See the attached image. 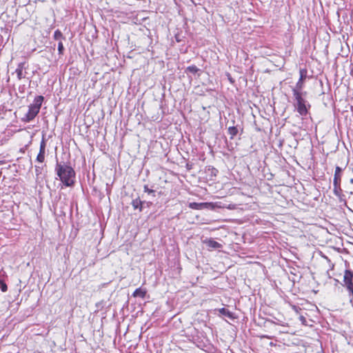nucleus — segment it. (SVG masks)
I'll use <instances>...</instances> for the list:
<instances>
[{
  "label": "nucleus",
  "instance_id": "obj_1",
  "mask_svg": "<svg viewBox=\"0 0 353 353\" xmlns=\"http://www.w3.org/2000/svg\"><path fill=\"white\" fill-rule=\"evenodd\" d=\"M55 170L60 180L65 186L71 187L74 185L75 172L71 166L57 162Z\"/></svg>",
  "mask_w": 353,
  "mask_h": 353
},
{
  "label": "nucleus",
  "instance_id": "obj_2",
  "mask_svg": "<svg viewBox=\"0 0 353 353\" xmlns=\"http://www.w3.org/2000/svg\"><path fill=\"white\" fill-rule=\"evenodd\" d=\"M292 92L293 96L296 100L295 107L296 108L297 112L301 116H306L308 113V109L310 108V105L302 97L301 92H298L297 90H292Z\"/></svg>",
  "mask_w": 353,
  "mask_h": 353
},
{
  "label": "nucleus",
  "instance_id": "obj_3",
  "mask_svg": "<svg viewBox=\"0 0 353 353\" xmlns=\"http://www.w3.org/2000/svg\"><path fill=\"white\" fill-rule=\"evenodd\" d=\"M43 97L37 96L34 98L33 103L28 106V111L26 114L24 121L29 122L34 119V117L39 112L42 102L43 101Z\"/></svg>",
  "mask_w": 353,
  "mask_h": 353
},
{
  "label": "nucleus",
  "instance_id": "obj_4",
  "mask_svg": "<svg viewBox=\"0 0 353 353\" xmlns=\"http://www.w3.org/2000/svg\"><path fill=\"white\" fill-rule=\"evenodd\" d=\"M343 285L346 288L348 292H353V272L350 270H345L343 276Z\"/></svg>",
  "mask_w": 353,
  "mask_h": 353
},
{
  "label": "nucleus",
  "instance_id": "obj_5",
  "mask_svg": "<svg viewBox=\"0 0 353 353\" xmlns=\"http://www.w3.org/2000/svg\"><path fill=\"white\" fill-rule=\"evenodd\" d=\"M46 141L43 138L40 143L39 152L37 157V161L43 163L45 160Z\"/></svg>",
  "mask_w": 353,
  "mask_h": 353
},
{
  "label": "nucleus",
  "instance_id": "obj_6",
  "mask_svg": "<svg viewBox=\"0 0 353 353\" xmlns=\"http://www.w3.org/2000/svg\"><path fill=\"white\" fill-rule=\"evenodd\" d=\"M26 68V62H21L18 64L17 68L15 70V72L17 74V79L19 80H21L26 77V72L23 73V70Z\"/></svg>",
  "mask_w": 353,
  "mask_h": 353
},
{
  "label": "nucleus",
  "instance_id": "obj_7",
  "mask_svg": "<svg viewBox=\"0 0 353 353\" xmlns=\"http://www.w3.org/2000/svg\"><path fill=\"white\" fill-rule=\"evenodd\" d=\"M306 73H307V71L305 70H300V79H299V81L296 83L295 88H294L293 90H297L298 92L301 91V90L303 87V80L306 77Z\"/></svg>",
  "mask_w": 353,
  "mask_h": 353
},
{
  "label": "nucleus",
  "instance_id": "obj_8",
  "mask_svg": "<svg viewBox=\"0 0 353 353\" xmlns=\"http://www.w3.org/2000/svg\"><path fill=\"white\" fill-rule=\"evenodd\" d=\"M211 205L210 203H196L192 202L189 203V208L194 210H202L208 208Z\"/></svg>",
  "mask_w": 353,
  "mask_h": 353
},
{
  "label": "nucleus",
  "instance_id": "obj_9",
  "mask_svg": "<svg viewBox=\"0 0 353 353\" xmlns=\"http://www.w3.org/2000/svg\"><path fill=\"white\" fill-rule=\"evenodd\" d=\"M342 169L339 166H336L334 176L333 184L341 183Z\"/></svg>",
  "mask_w": 353,
  "mask_h": 353
},
{
  "label": "nucleus",
  "instance_id": "obj_10",
  "mask_svg": "<svg viewBox=\"0 0 353 353\" xmlns=\"http://www.w3.org/2000/svg\"><path fill=\"white\" fill-rule=\"evenodd\" d=\"M205 244L209 247L214 249H219L222 248V245L212 239L205 241Z\"/></svg>",
  "mask_w": 353,
  "mask_h": 353
},
{
  "label": "nucleus",
  "instance_id": "obj_11",
  "mask_svg": "<svg viewBox=\"0 0 353 353\" xmlns=\"http://www.w3.org/2000/svg\"><path fill=\"white\" fill-rule=\"evenodd\" d=\"M144 202L141 201L139 198L132 200V205L134 210L139 209L140 212L142 211L143 204Z\"/></svg>",
  "mask_w": 353,
  "mask_h": 353
},
{
  "label": "nucleus",
  "instance_id": "obj_12",
  "mask_svg": "<svg viewBox=\"0 0 353 353\" xmlns=\"http://www.w3.org/2000/svg\"><path fill=\"white\" fill-rule=\"evenodd\" d=\"M218 311L221 314H222L225 316H227L230 319H234V314L232 312H230L229 310H228L225 307L220 308L218 310Z\"/></svg>",
  "mask_w": 353,
  "mask_h": 353
},
{
  "label": "nucleus",
  "instance_id": "obj_13",
  "mask_svg": "<svg viewBox=\"0 0 353 353\" xmlns=\"http://www.w3.org/2000/svg\"><path fill=\"white\" fill-rule=\"evenodd\" d=\"M146 291L141 288H137L135 290V291L133 292L132 296L134 297H141L143 299L145 296Z\"/></svg>",
  "mask_w": 353,
  "mask_h": 353
},
{
  "label": "nucleus",
  "instance_id": "obj_14",
  "mask_svg": "<svg viewBox=\"0 0 353 353\" xmlns=\"http://www.w3.org/2000/svg\"><path fill=\"white\" fill-rule=\"evenodd\" d=\"M228 134H230V139H233L234 137L238 134V129L235 126H232L228 128Z\"/></svg>",
  "mask_w": 353,
  "mask_h": 353
},
{
  "label": "nucleus",
  "instance_id": "obj_15",
  "mask_svg": "<svg viewBox=\"0 0 353 353\" xmlns=\"http://www.w3.org/2000/svg\"><path fill=\"white\" fill-rule=\"evenodd\" d=\"M333 185H334V189H333L334 194L337 196H341V192H342V189L341 188V183L333 184Z\"/></svg>",
  "mask_w": 353,
  "mask_h": 353
},
{
  "label": "nucleus",
  "instance_id": "obj_16",
  "mask_svg": "<svg viewBox=\"0 0 353 353\" xmlns=\"http://www.w3.org/2000/svg\"><path fill=\"white\" fill-rule=\"evenodd\" d=\"M198 71H199V68L194 65H190L186 68V72H190L192 74H196Z\"/></svg>",
  "mask_w": 353,
  "mask_h": 353
},
{
  "label": "nucleus",
  "instance_id": "obj_17",
  "mask_svg": "<svg viewBox=\"0 0 353 353\" xmlns=\"http://www.w3.org/2000/svg\"><path fill=\"white\" fill-rule=\"evenodd\" d=\"M54 39L55 40H61L64 39L62 32L59 30H57L54 33Z\"/></svg>",
  "mask_w": 353,
  "mask_h": 353
},
{
  "label": "nucleus",
  "instance_id": "obj_18",
  "mask_svg": "<svg viewBox=\"0 0 353 353\" xmlns=\"http://www.w3.org/2000/svg\"><path fill=\"white\" fill-rule=\"evenodd\" d=\"M144 192L148 193L149 194H152L154 196V190L150 189L147 185H145L143 187Z\"/></svg>",
  "mask_w": 353,
  "mask_h": 353
},
{
  "label": "nucleus",
  "instance_id": "obj_19",
  "mask_svg": "<svg viewBox=\"0 0 353 353\" xmlns=\"http://www.w3.org/2000/svg\"><path fill=\"white\" fill-rule=\"evenodd\" d=\"M64 50V47L62 41H59L58 43V51L59 54H63Z\"/></svg>",
  "mask_w": 353,
  "mask_h": 353
},
{
  "label": "nucleus",
  "instance_id": "obj_20",
  "mask_svg": "<svg viewBox=\"0 0 353 353\" xmlns=\"http://www.w3.org/2000/svg\"><path fill=\"white\" fill-rule=\"evenodd\" d=\"M0 288L2 292H5L8 290V286L3 281H0Z\"/></svg>",
  "mask_w": 353,
  "mask_h": 353
},
{
  "label": "nucleus",
  "instance_id": "obj_21",
  "mask_svg": "<svg viewBox=\"0 0 353 353\" xmlns=\"http://www.w3.org/2000/svg\"><path fill=\"white\" fill-rule=\"evenodd\" d=\"M226 76L228 77V81L231 83H234V79L232 77L231 74L230 73H226Z\"/></svg>",
  "mask_w": 353,
  "mask_h": 353
},
{
  "label": "nucleus",
  "instance_id": "obj_22",
  "mask_svg": "<svg viewBox=\"0 0 353 353\" xmlns=\"http://www.w3.org/2000/svg\"><path fill=\"white\" fill-rule=\"evenodd\" d=\"M299 320L303 325H306V319L303 316H299Z\"/></svg>",
  "mask_w": 353,
  "mask_h": 353
},
{
  "label": "nucleus",
  "instance_id": "obj_23",
  "mask_svg": "<svg viewBox=\"0 0 353 353\" xmlns=\"http://www.w3.org/2000/svg\"><path fill=\"white\" fill-rule=\"evenodd\" d=\"M348 293H349V296H352V298L350 299V302L352 303V306H353V291H350Z\"/></svg>",
  "mask_w": 353,
  "mask_h": 353
},
{
  "label": "nucleus",
  "instance_id": "obj_24",
  "mask_svg": "<svg viewBox=\"0 0 353 353\" xmlns=\"http://www.w3.org/2000/svg\"><path fill=\"white\" fill-rule=\"evenodd\" d=\"M350 183L353 184V178L350 179Z\"/></svg>",
  "mask_w": 353,
  "mask_h": 353
},
{
  "label": "nucleus",
  "instance_id": "obj_25",
  "mask_svg": "<svg viewBox=\"0 0 353 353\" xmlns=\"http://www.w3.org/2000/svg\"><path fill=\"white\" fill-rule=\"evenodd\" d=\"M335 280V283H337L339 282V281L337 279H334Z\"/></svg>",
  "mask_w": 353,
  "mask_h": 353
},
{
  "label": "nucleus",
  "instance_id": "obj_26",
  "mask_svg": "<svg viewBox=\"0 0 353 353\" xmlns=\"http://www.w3.org/2000/svg\"><path fill=\"white\" fill-rule=\"evenodd\" d=\"M335 280V283H337L339 282V281L337 279H334Z\"/></svg>",
  "mask_w": 353,
  "mask_h": 353
},
{
  "label": "nucleus",
  "instance_id": "obj_27",
  "mask_svg": "<svg viewBox=\"0 0 353 353\" xmlns=\"http://www.w3.org/2000/svg\"><path fill=\"white\" fill-rule=\"evenodd\" d=\"M3 164V161H0V165Z\"/></svg>",
  "mask_w": 353,
  "mask_h": 353
},
{
  "label": "nucleus",
  "instance_id": "obj_28",
  "mask_svg": "<svg viewBox=\"0 0 353 353\" xmlns=\"http://www.w3.org/2000/svg\"><path fill=\"white\" fill-rule=\"evenodd\" d=\"M192 3H194V1L193 0H190Z\"/></svg>",
  "mask_w": 353,
  "mask_h": 353
}]
</instances>
